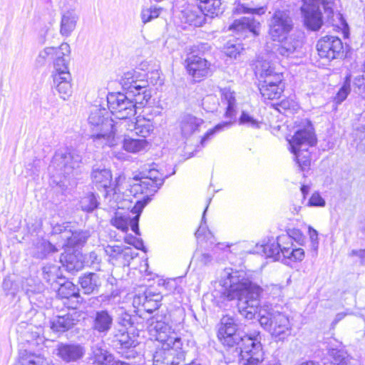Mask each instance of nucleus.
Segmentation results:
<instances>
[{"label": "nucleus", "instance_id": "nucleus-6", "mask_svg": "<svg viewBox=\"0 0 365 365\" xmlns=\"http://www.w3.org/2000/svg\"><path fill=\"white\" fill-rule=\"evenodd\" d=\"M317 139L310 129L299 130L289 140L290 151L302 171L309 168L311 163V151Z\"/></svg>", "mask_w": 365, "mask_h": 365}, {"label": "nucleus", "instance_id": "nucleus-8", "mask_svg": "<svg viewBox=\"0 0 365 365\" xmlns=\"http://www.w3.org/2000/svg\"><path fill=\"white\" fill-rule=\"evenodd\" d=\"M144 100L139 98L135 100L129 98L122 93H112L108 95L107 102L108 109L111 113L120 120L117 128L123 130V121H130V118L136 114L137 103L143 104Z\"/></svg>", "mask_w": 365, "mask_h": 365}, {"label": "nucleus", "instance_id": "nucleus-59", "mask_svg": "<svg viewBox=\"0 0 365 365\" xmlns=\"http://www.w3.org/2000/svg\"><path fill=\"white\" fill-rule=\"evenodd\" d=\"M308 235L310 240L311 249L317 252L319 247L318 232L311 226H308Z\"/></svg>", "mask_w": 365, "mask_h": 365}, {"label": "nucleus", "instance_id": "nucleus-23", "mask_svg": "<svg viewBox=\"0 0 365 365\" xmlns=\"http://www.w3.org/2000/svg\"><path fill=\"white\" fill-rule=\"evenodd\" d=\"M178 122L181 135L186 139L200 132L205 127L203 119L190 113L182 115Z\"/></svg>", "mask_w": 365, "mask_h": 365}, {"label": "nucleus", "instance_id": "nucleus-49", "mask_svg": "<svg viewBox=\"0 0 365 365\" xmlns=\"http://www.w3.org/2000/svg\"><path fill=\"white\" fill-rule=\"evenodd\" d=\"M353 91L359 96L365 99V65L364 73L354 77L353 80Z\"/></svg>", "mask_w": 365, "mask_h": 365}, {"label": "nucleus", "instance_id": "nucleus-48", "mask_svg": "<svg viewBox=\"0 0 365 365\" xmlns=\"http://www.w3.org/2000/svg\"><path fill=\"white\" fill-rule=\"evenodd\" d=\"M98 201L96 195L89 193L88 195L82 197L80 201V205L82 210L91 212L96 209L98 206Z\"/></svg>", "mask_w": 365, "mask_h": 365}, {"label": "nucleus", "instance_id": "nucleus-32", "mask_svg": "<svg viewBox=\"0 0 365 365\" xmlns=\"http://www.w3.org/2000/svg\"><path fill=\"white\" fill-rule=\"evenodd\" d=\"M92 350L94 362L98 365H130L116 359L111 353L103 348V344L94 346Z\"/></svg>", "mask_w": 365, "mask_h": 365}, {"label": "nucleus", "instance_id": "nucleus-31", "mask_svg": "<svg viewBox=\"0 0 365 365\" xmlns=\"http://www.w3.org/2000/svg\"><path fill=\"white\" fill-rule=\"evenodd\" d=\"M85 350L79 344H61L56 349V354L66 362L76 361L84 355Z\"/></svg>", "mask_w": 365, "mask_h": 365}, {"label": "nucleus", "instance_id": "nucleus-19", "mask_svg": "<svg viewBox=\"0 0 365 365\" xmlns=\"http://www.w3.org/2000/svg\"><path fill=\"white\" fill-rule=\"evenodd\" d=\"M317 49L320 58L331 61L336 58L341 54L343 44L338 37L327 36L319 40Z\"/></svg>", "mask_w": 365, "mask_h": 365}, {"label": "nucleus", "instance_id": "nucleus-56", "mask_svg": "<svg viewBox=\"0 0 365 365\" xmlns=\"http://www.w3.org/2000/svg\"><path fill=\"white\" fill-rule=\"evenodd\" d=\"M2 287L6 294L15 296L19 292L18 284L14 282L10 277H6L4 279Z\"/></svg>", "mask_w": 365, "mask_h": 365}, {"label": "nucleus", "instance_id": "nucleus-50", "mask_svg": "<svg viewBox=\"0 0 365 365\" xmlns=\"http://www.w3.org/2000/svg\"><path fill=\"white\" fill-rule=\"evenodd\" d=\"M122 248L118 245H107L104 247V251L109 257V262L115 264L120 260Z\"/></svg>", "mask_w": 365, "mask_h": 365}, {"label": "nucleus", "instance_id": "nucleus-34", "mask_svg": "<svg viewBox=\"0 0 365 365\" xmlns=\"http://www.w3.org/2000/svg\"><path fill=\"white\" fill-rule=\"evenodd\" d=\"M79 283L83 292L86 294H90L98 291L101 285L102 279L99 274L90 272L81 277L79 278Z\"/></svg>", "mask_w": 365, "mask_h": 365}, {"label": "nucleus", "instance_id": "nucleus-60", "mask_svg": "<svg viewBox=\"0 0 365 365\" xmlns=\"http://www.w3.org/2000/svg\"><path fill=\"white\" fill-rule=\"evenodd\" d=\"M277 240L282 253L284 252L285 250L291 249L295 246L293 241L289 239V236L284 235V234L278 236Z\"/></svg>", "mask_w": 365, "mask_h": 365}, {"label": "nucleus", "instance_id": "nucleus-29", "mask_svg": "<svg viewBox=\"0 0 365 365\" xmlns=\"http://www.w3.org/2000/svg\"><path fill=\"white\" fill-rule=\"evenodd\" d=\"M62 265L70 272H75L83 267V256L78 250H65L60 258Z\"/></svg>", "mask_w": 365, "mask_h": 365}, {"label": "nucleus", "instance_id": "nucleus-62", "mask_svg": "<svg viewBox=\"0 0 365 365\" xmlns=\"http://www.w3.org/2000/svg\"><path fill=\"white\" fill-rule=\"evenodd\" d=\"M87 263H90V265L96 269H99L98 265L101 262V258L96 252H91L86 257Z\"/></svg>", "mask_w": 365, "mask_h": 365}, {"label": "nucleus", "instance_id": "nucleus-26", "mask_svg": "<svg viewBox=\"0 0 365 365\" xmlns=\"http://www.w3.org/2000/svg\"><path fill=\"white\" fill-rule=\"evenodd\" d=\"M329 343L328 354L331 359V363L336 365H359V360L350 356L344 349H339L341 343L333 339Z\"/></svg>", "mask_w": 365, "mask_h": 365}, {"label": "nucleus", "instance_id": "nucleus-37", "mask_svg": "<svg viewBox=\"0 0 365 365\" xmlns=\"http://www.w3.org/2000/svg\"><path fill=\"white\" fill-rule=\"evenodd\" d=\"M148 146V142L145 139H134L130 137H125L123 143V148L125 150L132 153L144 151Z\"/></svg>", "mask_w": 365, "mask_h": 365}, {"label": "nucleus", "instance_id": "nucleus-14", "mask_svg": "<svg viewBox=\"0 0 365 365\" xmlns=\"http://www.w3.org/2000/svg\"><path fill=\"white\" fill-rule=\"evenodd\" d=\"M120 83L124 90L128 91L135 96L140 98L142 94L143 100L145 103L150 98V93H147L148 81L145 79L144 73L140 72L136 70H130L123 73L122 76Z\"/></svg>", "mask_w": 365, "mask_h": 365}, {"label": "nucleus", "instance_id": "nucleus-30", "mask_svg": "<svg viewBox=\"0 0 365 365\" xmlns=\"http://www.w3.org/2000/svg\"><path fill=\"white\" fill-rule=\"evenodd\" d=\"M124 129L131 131H135V134L144 138L149 136L154 130V125L152 120L145 118H138L135 122L133 121H123Z\"/></svg>", "mask_w": 365, "mask_h": 365}, {"label": "nucleus", "instance_id": "nucleus-54", "mask_svg": "<svg viewBox=\"0 0 365 365\" xmlns=\"http://www.w3.org/2000/svg\"><path fill=\"white\" fill-rule=\"evenodd\" d=\"M284 235L289 236V239L292 241H294L299 245H303L305 241V237L304 235L299 229H289L287 230V232Z\"/></svg>", "mask_w": 365, "mask_h": 365}, {"label": "nucleus", "instance_id": "nucleus-20", "mask_svg": "<svg viewBox=\"0 0 365 365\" xmlns=\"http://www.w3.org/2000/svg\"><path fill=\"white\" fill-rule=\"evenodd\" d=\"M278 41L280 42V45L277 51L282 56L298 57L302 53L303 39L300 35L295 34L287 35L284 38Z\"/></svg>", "mask_w": 365, "mask_h": 365}, {"label": "nucleus", "instance_id": "nucleus-61", "mask_svg": "<svg viewBox=\"0 0 365 365\" xmlns=\"http://www.w3.org/2000/svg\"><path fill=\"white\" fill-rule=\"evenodd\" d=\"M125 242L134 246L137 250H143L144 248L143 240L133 235H127L125 237Z\"/></svg>", "mask_w": 365, "mask_h": 365}, {"label": "nucleus", "instance_id": "nucleus-36", "mask_svg": "<svg viewBox=\"0 0 365 365\" xmlns=\"http://www.w3.org/2000/svg\"><path fill=\"white\" fill-rule=\"evenodd\" d=\"M76 324V320L70 314L58 316L51 322V328L56 332H64Z\"/></svg>", "mask_w": 365, "mask_h": 365}, {"label": "nucleus", "instance_id": "nucleus-55", "mask_svg": "<svg viewBox=\"0 0 365 365\" xmlns=\"http://www.w3.org/2000/svg\"><path fill=\"white\" fill-rule=\"evenodd\" d=\"M326 205L325 200L322 197L319 192L312 193L307 204V207H323Z\"/></svg>", "mask_w": 365, "mask_h": 365}, {"label": "nucleus", "instance_id": "nucleus-42", "mask_svg": "<svg viewBox=\"0 0 365 365\" xmlns=\"http://www.w3.org/2000/svg\"><path fill=\"white\" fill-rule=\"evenodd\" d=\"M267 11V6H254L253 4L252 5L245 4L241 2H239L235 5L233 9L234 14H252L258 16H261L264 14Z\"/></svg>", "mask_w": 365, "mask_h": 365}, {"label": "nucleus", "instance_id": "nucleus-57", "mask_svg": "<svg viewBox=\"0 0 365 365\" xmlns=\"http://www.w3.org/2000/svg\"><path fill=\"white\" fill-rule=\"evenodd\" d=\"M359 120L361 124V128L358 130L360 140L358 143V147L359 149H365V111L361 113Z\"/></svg>", "mask_w": 365, "mask_h": 365}, {"label": "nucleus", "instance_id": "nucleus-5", "mask_svg": "<svg viewBox=\"0 0 365 365\" xmlns=\"http://www.w3.org/2000/svg\"><path fill=\"white\" fill-rule=\"evenodd\" d=\"M88 121L91 130V138L96 147H112L116 144L115 131L118 123H114L105 108L91 106Z\"/></svg>", "mask_w": 365, "mask_h": 365}, {"label": "nucleus", "instance_id": "nucleus-16", "mask_svg": "<svg viewBox=\"0 0 365 365\" xmlns=\"http://www.w3.org/2000/svg\"><path fill=\"white\" fill-rule=\"evenodd\" d=\"M114 346L118 352L127 359L135 358L137 356L136 346L138 341L135 336H130L126 329H119L114 333Z\"/></svg>", "mask_w": 365, "mask_h": 365}, {"label": "nucleus", "instance_id": "nucleus-47", "mask_svg": "<svg viewBox=\"0 0 365 365\" xmlns=\"http://www.w3.org/2000/svg\"><path fill=\"white\" fill-rule=\"evenodd\" d=\"M221 0H210L205 4H198L204 16L217 15L220 12Z\"/></svg>", "mask_w": 365, "mask_h": 365}, {"label": "nucleus", "instance_id": "nucleus-58", "mask_svg": "<svg viewBox=\"0 0 365 365\" xmlns=\"http://www.w3.org/2000/svg\"><path fill=\"white\" fill-rule=\"evenodd\" d=\"M224 49V53L226 56L234 58H236L237 56L240 55L242 51V48L240 43H227Z\"/></svg>", "mask_w": 365, "mask_h": 365}, {"label": "nucleus", "instance_id": "nucleus-22", "mask_svg": "<svg viewBox=\"0 0 365 365\" xmlns=\"http://www.w3.org/2000/svg\"><path fill=\"white\" fill-rule=\"evenodd\" d=\"M256 69V73L259 75V87L267 85H282V74L275 72L269 62L267 61L258 62Z\"/></svg>", "mask_w": 365, "mask_h": 365}, {"label": "nucleus", "instance_id": "nucleus-10", "mask_svg": "<svg viewBox=\"0 0 365 365\" xmlns=\"http://www.w3.org/2000/svg\"><path fill=\"white\" fill-rule=\"evenodd\" d=\"M301 14L304 26L312 31H318L323 24L321 8L332 13L329 4L325 0H302Z\"/></svg>", "mask_w": 365, "mask_h": 365}, {"label": "nucleus", "instance_id": "nucleus-21", "mask_svg": "<svg viewBox=\"0 0 365 365\" xmlns=\"http://www.w3.org/2000/svg\"><path fill=\"white\" fill-rule=\"evenodd\" d=\"M259 27V23L253 18L242 17L235 19L229 26V30L232 31L237 38H245L248 34H252V36H257Z\"/></svg>", "mask_w": 365, "mask_h": 365}, {"label": "nucleus", "instance_id": "nucleus-1", "mask_svg": "<svg viewBox=\"0 0 365 365\" xmlns=\"http://www.w3.org/2000/svg\"><path fill=\"white\" fill-rule=\"evenodd\" d=\"M262 289L252 282L243 271L225 268L214 283L213 301L220 308L225 302L237 301L240 314L252 320L258 314L261 327L277 340H284L291 334L292 325L288 316L269 304L260 306Z\"/></svg>", "mask_w": 365, "mask_h": 365}, {"label": "nucleus", "instance_id": "nucleus-25", "mask_svg": "<svg viewBox=\"0 0 365 365\" xmlns=\"http://www.w3.org/2000/svg\"><path fill=\"white\" fill-rule=\"evenodd\" d=\"M211 64L205 58L193 56L187 60V71L195 81L209 76L211 73Z\"/></svg>", "mask_w": 365, "mask_h": 365}, {"label": "nucleus", "instance_id": "nucleus-53", "mask_svg": "<svg viewBox=\"0 0 365 365\" xmlns=\"http://www.w3.org/2000/svg\"><path fill=\"white\" fill-rule=\"evenodd\" d=\"M137 255L138 253L133 252L130 247L122 248L120 260H119L118 262L123 266H128L130 260L135 257Z\"/></svg>", "mask_w": 365, "mask_h": 365}, {"label": "nucleus", "instance_id": "nucleus-18", "mask_svg": "<svg viewBox=\"0 0 365 365\" xmlns=\"http://www.w3.org/2000/svg\"><path fill=\"white\" fill-rule=\"evenodd\" d=\"M68 66L67 64L52 72L53 88L63 101L68 100L72 94L71 75Z\"/></svg>", "mask_w": 365, "mask_h": 365}, {"label": "nucleus", "instance_id": "nucleus-43", "mask_svg": "<svg viewBox=\"0 0 365 365\" xmlns=\"http://www.w3.org/2000/svg\"><path fill=\"white\" fill-rule=\"evenodd\" d=\"M162 297L160 294H151L150 292H145L143 307L148 312H153L160 306Z\"/></svg>", "mask_w": 365, "mask_h": 365}, {"label": "nucleus", "instance_id": "nucleus-35", "mask_svg": "<svg viewBox=\"0 0 365 365\" xmlns=\"http://www.w3.org/2000/svg\"><path fill=\"white\" fill-rule=\"evenodd\" d=\"M17 365H50L48 361L41 354L29 352L27 350H20Z\"/></svg>", "mask_w": 365, "mask_h": 365}, {"label": "nucleus", "instance_id": "nucleus-63", "mask_svg": "<svg viewBox=\"0 0 365 365\" xmlns=\"http://www.w3.org/2000/svg\"><path fill=\"white\" fill-rule=\"evenodd\" d=\"M118 324L122 327V329H126L128 326L132 324L131 316L125 312L122 314L118 318Z\"/></svg>", "mask_w": 365, "mask_h": 365}, {"label": "nucleus", "instance_id": "nucleus-7", "mask_svg": "<svg viewBox=\"0 0 365 365\" xmlns=\"http://www.w3.org/2000/svg\"><path fill=\"white\" fill-rule=\"evenodd\" d=\"M208 205H207L205 210L203 212L201 224L195 232V235L199 242L202 244L203 240L207 239L209 240L210 245L213 247H211V250H197L195 252L194 257L196 260L202 265H210L215 260L220 259L219 251H227L230 248L229 245L224 243H215L214 237L211 232L207 230L206 221H205V213L207 212Z\"/></svg>", "mask_w": 365, "mask_h": 365}, {"label": "nucleus", "instance_id": "nucleus-45", "mask_svg": "<svg viewBox=\"0 0 365 365\" xmlns=\"http://www.w3.org/2000/svg\"><path fill=\"white\" fill-rule=\"evenodd\" d=\"M58 295L65 299L79 297L78 289L71 282H66L58 289Z\"/></svg>", "mask_w": 365, "mask_h": 365}, {"label": "nucleus", "instance_id": "nucleus-11", "mask_svg": "<svg viewBox=\"0 0 365 365\" xmlns=\"http://www.w3.org/2000/svg\"><path fill=\"white\" fill-rule=\"evenodd\" d=\"M70 53V46L67 43H63L58 47H46L39 51L35 60V65L37 67H42L52 60L53 71H56L69 64Z\"/></svg>", "mask_w": 365, "mask_h": 365}, {"label": "nucleus", "instance_id": "nucleus-46", "mask_svg": "<svg viewBox=\"0 0 365 365\" xmlns=\"http://www.w3.org/2000/svg\"><path fill=\"white\" fill-rule=\"evenodd\" d=\"M351 77L349 74L346 76L343 85L339 88L335 97L334 98V101L336 104H340L346 99L348 95L351 92Z\"/></svg>", "mask_w": 365, "mask_h": 365}, {"label": "nucleus", "instance_id": "nucleus-9", "mask_svg": "<svg viewBox=\"0 0 365 365\" xmlns=\"http://www.w3.org/2000/svg\"><path fill=\"white\" fill-rule=\"evenodd\" d=\"M240 365H261L264 361V351L259 331L243 336L239 344Z\"/></svg>", "mask_w": 365, "mask_h": 365}, {"label": "nucleus", "instance_id": "nucleus-41", "mask_svg": "<svg viewBox=\"0 0 365 365\" xmlns=\"http://www.w3.org/2000/svg\"><path fill=\"white\" fill-rule=\"evenodd\" d=\"M262 250L267 258H272L274 261H279L282 259V252L277 237L269 240L265 245H262Z\"/></svg>", "mask_w": 365, "mask_h": 365}, {"label": "nucleus", "instance_id": "nucleus-17", "mask_svg": "<svg viewBox=\"0 0 365 365\" xmlns=\"http://www.w3.org/2000/svg\"><path fill=\"white\" fill-rule=\"evenodd\" d=\"M68 227V225H59L54 227L53 230L55 233L61 234V238L64 240L63 247H65V250H77L86 243L90 234L88 231L83 230L72 231Z\"/></svg>", "mask_w": 365, "mask_h": 365}, {"label": "nucleus", "instance_id": "nucleus-28", "mask_svg": "<svg viewBox=\"0 0 365 365\" xmlns=\"http://www.w3.org/2000/svg\"><path fill=\"white\" fill-rule=\"evenodd\" d=\"M115 180V185L113 187H110L112 181V173L109 169L106 168L104 166L95 165L93 168L91 173V179L93 183L98 188H104L108 190H110L115 187L116 183V179Z\"/></svg>", "mask_w": 365, "mask_h": 365}, {"label": "nucleus", "instance_id": "nucleus-13", "mask_svg": "<svg viewBox=\"0 0 365 365\" xmlns=\"http://www.w3.org/2000/svg\"><path fill=\"white\" fill-rule=\"evenodd\" d=\"M293 26L290 11L287 9H277L269 20V34L273 41H281L290 33Z\"/></svg>", "mask_w": 365, "mask_h": 365}, {"label": "nucleus", "instance_id": "nucleus-2", "mask_svg": "<svg viewBox=\"0 0 365 365\" xmlns=\"http://www.w3.org/2000/svg\"><path fill=\"white\" fill-rule=\"evenodd\" d=\"M157 168L158 165L155 163L145 165L140 173V176L136 178V180L139 179L140 182L133 185L130 192L134 195L140 192L143 197L136 202L130 212L125 210L120 205L121 200H124V192L128 187L124 175H120L116 179L115 187L106 192L105 201L108 204V207L105 209L115 211L114 217L110 220L113 226L123 232H127L130 226L133 232L138 235H140L138 221L143 208L163 185L165 180L170 175Z\"/></svg>", "mask_w": 365, "mask_h": 365}, {"label": "nucleus", "instance_id": "nucleus-40", "mask_svg": "<svg viewBox=\"0 0 365 365\" xmlns=\"http://www.w3.org/2000/svg\"><path fill=\"white\" fill-rule=\"evenodd\" d=\"M163 11V9L156 5L143 6L140 9V18L143 25L157 19Z\"/></svg>", "mask_w": 365, "mask_h": 365}, {"label": "nucleus", "instance_id": "nucleus-27", "mask_svg": "<svg viewBox=\"0 0 365 365\" xmlns=\"http://www.w3.org/2000/svg\"><path fill=\"white\" fill-rule=\"evenodd\" d=\"M91 319L92 329L103 336L110 331L113 324V315L106 309L95 312Z\"/></svg>", "mask_w": 365, "mask_h": 365}, {"label": "nucleus", "instance_id": "nucleus-4", "mask_svg": "<svg viewBox=\"0 0 365 365\" xmlns=\"http://www.w3.org/2000/svg\"><path fill=\"white\" fill-rule=\"evenodd\" d=\"M221 102L219 98L214 94H210L205 96L202 100V106L207 112H224V116L229 120L222 122L213 128L207 130L201 138L200 145L205 147L216 133H220L225 129L229 128L232 124V120L236 117L237 113V100L236 93L230 88H223L220 89Z\"/></svg>", "mask_w": 365, "mask_h": 365}, {"label": "nucleus", "instance_id": "nucleus-39", "mask_svg": "<svg viewBox=\"0 0 365 365\" xmlns=\"http://www.w3.org/2000/svg\"><path fill=\"white\" fill-rule=\"evenodd\" d=\"M304 258V251L301 247L296 245L291 249L285 250L282 253V262L284 264H289L291 262H301Z\"/></svg>", "mask_w": 365, "mask_h": 365}, {"label": "nucleus", "instance_id": "nucleus-33", "mask_svg": "<svg viewBox=\"0 0 365 365\" xmlns=\"http://www.w3.org/2000/svg\"><path fill=\"white\" fill-rule=\"evenodd\" d=\"M78 20V16L74 9L64 11L61 14L60 24V34L61 36L68 37L75 30Z\"/></svg>", "mask_w": 365, "mask_h": 365}, {"label": "nucleus", "instance_id": "nucleus-51", "mask_svg": "<svg viewBox=\"0 0 365 365\" xmlns=\"http://www.w3.org/2000/svg\"><path fill=\"white\" fill-rule=\"evenodd\" d=\"M240 124L250 127L252 128H258L260 125V121L254 118L248 112L242 111L239 120Z\"/></svg>", "mask_w": 365, "mask_h": 365}, {"label": "nucleus", "instance_id": "nucleus-15", "mask_svg": "<svg viewBox=\"0 0 365 365\" xmlns=\"http://www.w3.org/2000/svg\"><path fill=\"white\" fill-rule=\"evenodd\" d=\"M239 329L238 319L234 316L225 315L220 320L217 331L219 341L228 347L239 345L243 336L237 332Z\"/></svg>", "mask_w": 365, "mask_h": 365}, {"label": "nucleus", "instance_id": "nucleus-52", "mask_svg": "<svg viewBox=\"0 0 365 365\" xmlns=\"http://www.w3.org/2000/svg\"><path fill=\"white\" fill-rule=\"evenodd\" d=\"M58 267L55 265L45 266L43 268V279L53 284L58 277Z\"/></svg>", "mask_w": 365, "mask_h": 365}, {"label": "nucleus", "instance_id": "nucleus-3", "mask_svg": "<svg viewBox=\"0 0 365 365\" xmlns=\"http://www.w3.org/2000/svg\"><path fill=\"white\" fill-rule=\"evenodd\" d=\"M148 329L150 335L162 344L153 354V365H173L185 360L181 338L168 324L152 318Z\"/></svg>", "mask_w": 365, "mask_h": 365}, {"label": "nucleus", "instance_id": "nucleus-64", "mask_svg": "<svg viewBox=\"0 0 365 365\" xmlns=\"http://www.w3.org/2000/svg\"><path fill=\"white\" fill-rule=\"evenodd\" d=\"M163 285L168 292H173L177 287V281L175 279H169L164 281Z\"/></svg>", "mask_w": 365, "mask_h": 365}, {"label": "nucleus", "instance_id": "nucleus-24", "mask_svg": "<svg viewBox=\"0 0 365 365\" xmlns=\"http://www.w3.org/2000/svg\"><path fill=\"white\" fill-rule=\"evenodd\" d=\"M179 19L182 24L194 26H201L205 17L198 4L188 3L182 6Z\"/></svg>", "mask_w": 365, "mask_h": 365}, {"label": "nucleus", "instance_id": "nucleus-44", "mask_svg": "<svg viewBox=\"0 0 365 365\" xmlns=\"http://www.w3.org/2000/svg\"><path fill=\"white\" fill-rule=\"evenodd\" d=\"M259 91L265 99L273 100L280 97L283 92L282 85L261 86Z\"/></svg>", "mask_w": 365, "mask_h": 365}, {"label": "nucleus", "instance_id": "nucleus-12", "mask_svg": "<svg viewBox=\"0 0 365 365\" xmlns=\"http://www.w3.org/2000/svg\"><path fill=\"white\" fill-rule=\"evenodd\" d=\"M81 163V157L76 151L62 148L55 153L49 169L53 168L60 174L69 175L80 167Z\"/></svg>", "mask_w": 365, "mask_h": 365}, {"label": "nucleus", "instance_id": "nucleus-38", "mask_svg": "<svg viewBox=\"0 0 365 365\" xmlns=\"http://www.w3.org/2000/svg\"><path fill=\"white\" fill-rule=\"evenodd\" d=\"M57 248L45 239L38 240L34 245V255L36 257L43 259L50 253L57 252Z\"/></svg>", "mask_w": 365, "mask_h": 365}]
</instances>
